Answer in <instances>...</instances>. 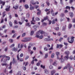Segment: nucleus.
Returning a JSON list of instances; mask_svg holds the SVG:
<instances>
[{
    "instance_id": "13",
    "label": "nucleus",
    "mask_w": 75,
    "mask_h": 75,
    "mask_svg": "<svg viewBox=\"0 0 75 75\" xmlns=\"http://www.w3.org/2000/svg\"><path fill=\"white\" fill-rule=\"evenodd\" d=\"M69 14L70 17H72L74 16V13H73L72 12H70Z\"/></svg>"
},
{
    "instance_id": "35",
    "label": "nucleus",
    "mask_w": 75,
    "mask_h": 75,
    "mask_svg": "<svg viewBox=\"0 0 75 75\" xmlns=\"http://www.w3.org/2000/svg\"><path fill=\"white\" fill-rule=\"evenodd\" d=\"M44 50L45 51H48V48L47 47H45L44 48Z\"/></svg>"
},
{
    "instance_id": "37",
    "label": "nucleus",
    "mask_w": 75,
    "mask_h": 75,
    "mask_svg": "<svg viewBox=\"0 0 75 75\" xmlns=\"http://www.w3.org/2000/svg\"><path fill=\"white\" fill-rule=\"evenodd\" d=\"M63 40V38H60V39L59 40V41H60V42H61L62 40Z\"/></svg>"
},
{
    "instance_id": "32",
    "label": "nucleus",
    "mask_w": 75,
    "mask_h": 75,
    "mask_svg": "<svg viewBox=\"0 0 75 75\" xmlns=\"http://www.w3.org/2000/svg\"><path fill=\"white\" fill-rule=\"evenodd\" d=\"M41 11H39V12H38L37 13V14L38 15H40L41 14Z\"/></svg>"
},
{
    "instance_id": "29",
    "label": "nucleus",
    "mask_w": 75,
    "mask_h": 75,
    "mask_svg": "<svg viewBox=\"0 0 75 75\" xmlns=\"http://www.w3.org/2000/svg\"><path fill=\"white\" fill-rule=\"evenodd\" d=\"M44 20H48V16H47L45 18H44Z\"/></svg>"
},
{
    "instance_id": "45",
    "label": "nucleus",
    "mask_w": 75,
    "mask_h": 75,
    "mask_svg": "<svg viewBox=\"0 0 75 75\" xmlns=\"http://www.w3.org/2000/svg\"><path fill=\"white\" fill-rule=\"evenodd\" d=\"M59 27H58L55 28V30H57V31L59 30Z\"/></svg>"
},
{
    "instance_id": "57",
    "label": "nucleus",
    "mask_w": 75,
    "mask_h": 75,
    "mask_svg": "<svg viewBox=\"0 0 75 75\" xmlns=\"http://www.w3.org/2000/svg\"><path fill=\"white\" fill-rule=\"evenodd\" d=\"M34 60L33 59L32 60V61L31 62V64H34Z\"/></svg>"
},
{
    "instance_id": "40",
    "label": "nucleus",
    "mask_w": 75,
    "mask_h": 75,
    "mask_svg": "<svg viewBox=\"0 0 75 75\" xmlns=\"http://www.w3.org/2000/svg\"><path fill=\"white\" fill-rule=\"evenodd\" d=\"M60 59H61V63H62V62H63L64 61V59H62V58H60Z\"/></svg>"
},
{
    "instance_id": "28",
    "label": "nucleus",
    "mask_w": 75,
    "mask_h": 75,
    "mask_svg": "<svg viewBox=\"0 0 75 75\" xmlns=\"http://www.w3.org/2000/svg\"><path fill=\"white\" fill-rule=\"evenodd\" d=\"M64 16V13H62L60 15V16L61 17H63Z\"/></svg>"
},
{
    "instance_id": "27",
    "label": "nucleus",
    "mask_w": 75,
    "mask_h": 75,
    "mask_svg": "<svg viewBox=\"0 0 75 75\" xmlns=\"http://www.w3.org/2000/svg\"><path fill=\"white\" fill-rule=\"evenodd\" d=\"M56 54L57 55V56H58L59 55H60V53L59 52H57L56 53Z\"/></svg>"
},
{
    "instance_id": "64",
    "label": "nucleus",
    "mask_w": 75,
    "mask_h": 75,
    "mask_svg": "<svg viewBox=\"0 0 75 75\" xmlns=\"http://www.w3.org/2000/svg\"><path fill=\"white\" fill-rule=\"evenodd\" d=\"M72 22L73 23H75V19L74 18L72 20Z\"/></svg>"
},
{
    "instance_id": "1",
    "label": "nucleus",
    "mask_w": 75,
    "mask_h": 75,
    "mask_svg": "<svg viewBox=\"0 0 75 75\" xmlns=\"http://www.w3.org/2000/svg\"><path fill=\"white\" fill-rule=\"evenodd\" d=\"M67 68H68L69 69V71L70 72H73L74 71V68L72 66H70V64L69 63L67 64Z\"/></svg>"
},
{
    "instance_id": "39",
    "label": "nucleus",
    "mask_w": 75,
    "mask_h": 75,
    "mask_svg": "<svg viewBox=\"0 0 75 75\" xmlns=\"http://www.w3.org/2000/svg\"><path fill=\"white\" fill-rule=\"evenodd\" d=\"M41 67L42 68H43V69H45V66H43L42 64L41 65Z\"/></svg>"
},
{
    "instance_id": "51",
    "label": "nucleus",
    "mask_w": 75,
    "mask_h": 75,
    "mask_svg": "<svg viewBox=\"0 0 75 75\" xmlns=\"http://www.w3.org/2000/svg\"><path fill=\"white\" fill-rule=\"evenodd\" d=\"M25 33H23L22 35V37H24V36H25Z\"/></svg>"
},
{
    "instance_id": "61",
    "label": "nucleus",
    "mask_w": 75,
    "mask_h": 75,
    "mask_svg": "<svg viewBox=\"0 0 75 75\" xmlns=\"http://www.w3.org/2000/svg\"><path fill=\"white\" fill-rule=\"evenodd\" d=\"M40 18H36V20L37 21H39V20H40Z\"/></svg>"
},
{
    "instance_id": "42",
    "label": "nucleus",
    "mask_w": 75,
    "mask_h": 75,
    "mask_svg": "<svg viewBox=\"0 0 75 75\" xmlns=\"http://www.w3.org/2000/svg\"><path fill=\"white\" fill-rule=\"evenodd\" d=\"M4 22V19L2 18L1 19V23H3Z\"/></svg>"
},
{
    "instance_id": "16",
    "label": "nucleus",
    "mask_w": 75,
    "mask_h": 75,
    "mask_svg": "<svg viewBox=\"0 0 75 75\" xmlns=\"http://www.w3.org/2000/svg\"><path fill=\"white\" fill-rule=\"evenodd\" d=\"M56 72V71L55 70H53L52 71H51V75H54V73H55Z\"/></svg>"
},
{
    "instance_id": "23",
    "label": "nucleus",
    "mask_w": 75,
    "mask_h": 75,
    "mask_svg": "<svg viewBox=\"0 0 75 75\" xmlns=\"http://www.w3.org/2000/svg\"><path fill=\"white\" fill-rule=\"evenodd\" d=\"M69 9V10H70L71 9V7L70 6H67L65 8V9L67 10V9Z\"/></svg>"
},
{
    "instance_id": "2",
    "label": "nucleus",
    "mask_w": 75,
    "mask_h": 75,
    "mask_svg": "<svg viewBox=\"0 0 75 75\" xmlns=\"http://www.w3.org/2000/svg\"><path fill=\"white\" fill-rule=\"evenodd\" d=\"M45 32H44L42 30H40L36 33V34H38V35H40V33L41 34H44Z\"/></svg>"
},
{
    "instance_id": "48",
    "label": "nucleus",
    "mask_w": 75,
    "mask_h": 75,
    "mask_svg": "<svg viewBox=\"0 0 75 75\" xmlns=\"http://www.w3.org/2000/svg\"><path fill=\"white\" fill-rule=\"evenodd\" d=\"M50 10V9H48L47 8L45 10V11H46V12H47V11H48Z\"/></svg>"
},
{
    "instance_id": "31",
    "label": "nucleus",
    "mask_w": 75,
    "mask_h": 75,
    "mask_svg": "<svg viewBox=\"0 0 75 75\" xmlns=\"http://www.w3.org/2000/svg\"><path fill=\"white\" fill-rule=\"evenodd\" d=\"M17 50H18L17 48H15V47H14L13 49V51H17Z\"/></svg>"
},
{
    "instance_id": "52",
    "label": "nucleus",
    "mask_w": 75,
    "mask_h": 75,
    "mask_svg": "<svg viewBox=\"0 0 75 75\" xmlns=\"http://www.w3.org/2000/svg\"><path fill=\"white\" fill-rule=\"evenodd\" d=\"M35 8L37 9V8H38L39 6H38V5H35Z\"/></svg>"
},
{
    "instance_id": "49",
    "label": "nucleus",
    "mask_w": 75,
    "mask_h": 75,
    "mask_svg": "<svg viewBox=\"0 0 75 75\" xmlns=\"http://www.w3.org/2000/svg\"><path fill=\"white\" fill-rule=\"evenodd\" d=\"M49 68L50 69H52L53 68V67L52 65H50L49 66Z\"/></svg>"
},
{
    "instance_id": "4",
    "label": "nucleus",
    "mask_w": 75,
    "mask_h": 75,
    "mask_svg": "<svg viewBox=\"0 0 75 75\" xmlns=\"http://www.w3.org/2000/svg\"><path fill=\"white\" fill-rule=\"evenodd\" d=\"M17 57L18 61H19L20 62H22V61H23V59L22 58L20 59V58H19V54H18Z\"/></svg>"
},
{
    "instance_id": "26",
    "label": "nucleus",
    "mask_w": 75,
    "mask_h": 75,
    "mask_svg": "<svg viewBox=\"0 0 75 75\" xmlns=\"http://www.w3.org/2000/svg\"><path fill=\"white\" fill-rule=\"evenodd\" d=\"M6 58H7V59H6V60H7L8 61H9L10 59V57L8 56H6Z\"/></svg>"
},
{
    "instance_id": "59",
    "label": "nucleus",
    "mask_w": 75,
    "mask_h": 75,
    "mask_svg": "<svg viewBox=\"0 0 75 75\" xmlns=\"http://www.w3.org/2000/svg\"><path fill=\"white\" fill-rule=\"evenodd\" d=\"M20 57H23V54L21 53L20 55Z\"/></svg>"
},
{
    "instance_id": "63",
    "label": "nucleus",
    "mask_w": 75,
    "mask_h": 75,
    "mask_svg": "<svg viewBox=\"0 0 75 75\" xmlns=\"http://www.w3.org/2000/svg\"><path fill=\"white\" fill-rule=\"evenodd\" d=\"M9 74H12L13 73V70H11L10 71H9Z\"/></svg>"
},
{
    "instance_id": "58",
    "label": "nucleus",
    "mask_w": 75,
    "mask_h": 75,
    "mask_svg": "<svg viewBox=\"0 0 75 75\" xmlns=\"http://www.w3.org/2000/svg\"><path fill=\"white\" fill-rule=\"evenodd\" d=\"M40 65V62H38L36 64L37 66H39Z\"/></svg>"
},
{
    "instance_id": "53",
    "label": "nucleus",
    "mask_w": 75,
    "mask_h": 75,
    "mask_svg": "<svg viewBox=\"0 0 75 75\" xmlns=\"http://www.w3.org/2000/svg\"><path fill=\"white\" fill-rule=\"evenodd\" d=\"M70 8H72L73 11H74V10H75V8L74 7H73V6H71Z\"/></svg>"
},
{
    "instance_id": "62",
    "label": "nucleus",
    "mask_w": 75,
    "mask_h": 75,
    "mask_svg": "<svg viewBox=\"0 0 75 75\" xmlns=\"http://www.w3.org/2000/svg\"><path fill=\"white\" fill-rule=\"evenodd\" d=\"M72 2H73V0H70L69 3L70 4H71V3H72Z\"/></svg>"
},
{
    "instance_id": "55",
    "label": "nucleus",
    "mask_w": 75,
    "mask_h": 75,
    "mask_svg": "<svg viewBox=\"0 0 75 75\" xmlns=\"http://www.w3.org/2000/svg\"><path fill=\"white\" fill-rule=\"evenodd\" d=\"M47 23L45 22L43 23H42V25H47Z\"/></svg>"
},
{
    "instance_id": "21",
    "label": "nucleus",
    "mask_w": 75,
    "mask_h": 75,
    "mask_svg": "<svg viewBox=\"0 0 75 75\" xmlns=\"http://www.w3.org/2000/svg\"><path fill=\"white\" fill-rule=\"evenodd\" d=\"M54 56H55V54L54 53H52L51 55V57L52 58H53L54 57Z\"/></svg>"
},
{
    "instance_id": "36",
    "label": "nucleus",
    "mask_w": 75,
    "mask_h": 75,
    "mask_svg": "<svg viewBox=\"0 0 75 75\" xmlns=\"http://www.w3.org/2000/svg\"><path fill=\"white\" fill-rule=\"evenodd\" d=\"M14 46H15V44H13L10 46V48H12V47H14Z\"/></svg>"
},
{
    "instance_id": "54",
    "label": "nucleus",
    "mask_w": 75,
    "mask_h": 75,
    "mask_svg": "<svg viewBox=\"0 0 75 75\" xmlns=\"http://www.w3.org/2000/svg\"><path fill=\"white\" fill-rule=\"evenodd\" d=\"M44 35L45 36H47V35H48V34L47 33H45V32H44Z\"/></svg>"
},
{
    "instance_id": "11",
    "label": "nucleus",
    "mask_w": 75,
    "mask_h": 75,
    "mask_svg": "<svg viewBox=\"0 0 75 75\" xmlns=\"http://www.w3.org/2000/svg\"><path fill=\"white\" fill-rule=\"evenodd\" d=\"M64 59L65 60H68L69 59V55H67L64 57Z\"/></svg>"
},
{
    "instance_id": "44",
    "label": "nucleus",
    "mask_w": 75,
    "mask_h": 75,
    "mask_svg": "<svg viewBox=\"0 0 75 75\" xmlns=\"http://www.w3.org/2000/svg\"><path fill=\"white\" fill-rule=\"evenodd\" d=\"M53 65H54V66H57V63L54 62L53 63Z\"/></svg>"
},
{
    "instance_id": "9",
    "label": "nucleus",
    "mask_w": 75,
    "mask_h": 75,
    "mask_svg": "<svg viewBox=\"0 0 75 75\" xmlns=\"http://www.w3.org/2000/svg\"><path fill=\"white\" fill-rule=\"evenodd\" d=\"M12 63L13 64H16L17 63V61L16 60V59L14 57L13 58Z\"/></svg>"
},
{
    "instance_id": "25",
    "label": "nucleus",
    "mask_w": 75,
    "mask_h": 75,
    "mask_svg": "<svg viewBox=\"0 0 75 75\" xmlns=\"http://www.w3.org/2000/svg\"><path fill=\"white\" fill-rule=\"evenodd\" d=\"M34 31H31L30 33V35H33L34 34Z\"/></svg>"
},
{
    "instance_id": "60",
    "label": "nucleus",
    "mask_w": 75,
    "mask_h": 75,
    "mask_svg": "<svg viewBox=\"0 0 75 75\" xmlns=\"http://www.w3.org/2000/svg\"><path fill=\"white\" fill-rule=\"evenodd\" d=\"M14 23H15V24H18V23L17 22L16 20H15L14 21Z\"/></svg>"
},
{
    "instance_id": "46",
    "label": "nucleus",
    "mask_w": 75,
    "mask_h": 75,
    "mask_svg": "<svg viewBox=\"0 0 75 75\" xmlns=\"http://www.w3.org/2000/svg\"><path fill=\"white\" fill-rule=\"evenodd\" d=\"M46 4H47V6H49L50 4V2L47 1L46 2Z\"/></svg>"
},
{
    "instance_id": "24",
    "label": "nucleus",
    "mask_w": 75,
    "mask_h": 75,
    "mask_svg": "<svg viewBox=\"0 0 75 75\" xmlns=\"http://www.w3.org/2000/svg\"><path fill=\"white\" fill-rule=\"evenodd\" d=\"M25 25H26V26L30 27V26H31V25H30V23H27L25 24Z\"/></svg>"
},
{
    "instance_id": "56",
    "label": "nucleus",
    "mask_w": 75,
    "mask_h": 75,
    "mask_svg": "<svg viewBox=\"0 0 75 75\" xmlns=\"http://www.w3.org/2000/svg\"><path fill=\"white\" fill-rule=\"evenodd\" d=\"M29 58V56H27L25 58V60H27V59H28V58Z\"/></svg>"
},
{
    "instance_id": "20",
    "label": "nucleus",
    "mask_w": 75,
    "mask_h": 75,
    "mask_svg": "<svg viewBox=\"0 0 75 75\" xmlns=\"http://www.w3.org/2000/svg\"><path fill=\"white\" fill-rule=\"evenodd\" d=\"M72 24L71 23L69 24L68 26L69 28L70 29V28H71V27H72Z\"/></svg>"
},
{
    "instance_id": "3",
    "label": "nucleus",
    "mask_w": 75,
    "mask_h": 75,
    "mask_svg": "<svg viewBox=\"0 0 75 75\" xmlns=\"http://www.w3.org/2000/svg\"><path fill=\"white\" fill-rule=\"evenodd\" d=\"M45 41L47 42V41H53V39L52 38H46L44 39Z\"/></svg>"
},
{
    "instance_id": "5",
    "label": "nucleus",
    "mask_w": 75,
    "mask_h": 75,
    "mask_svg": "<svg viewBox=\"0 0 75 75\" xmlns=\"http://www.w3.org/2000/svg\"><path fill=\"white\" fill-rule=\"evenodd\" d=\"M39 35H38V34H36V37L38 38H39L40 39H42L43 38V36L42 35H41L40 36H39Z\"/></svg>"
},
{
    "instance_id": "15",
    "label": "nucleus",
    "mask_w": 75,
    "mask_h": 75,
    "mask_svg": "<svg viewBox=\"0 0 75 75\" xmlns=\"http://www.w3.org/2000/svg\"><path fill=\"white\" fill-rule=\"evenodd\" d=\"M45 73L46 74H48V73H49V71L46 69H45Z\"/></svg>"
},
{
    "instance_id": "33",
    "label": "nucleus",
    "mask_w": 75,
    "mask_h": 75,
    "mask_svg": "<svg viewBox=\"0 0 75 75\" xmlns=\"http://www.w3.org/2000/svg\"><path fill=\"white\" fill-rule=\"evenodd\" d=\"M5 10L6 11H10V9H9L8 8H6L5 9Z\"/></svg>"
},
{
    "instance_id": "50",
    "label": "nucleus",
    "mask_w": 75,
    "mask_h": 75,
    "mask_svg": "<svg viewBox=\"0 0 75 75\" xmlns=\"http://www.w3.org/2000/svg\"><path fill=\"white\" fill-rule=\"evenodd\" d=\"M55 20H53L52 21V23L53 24H55Z\"/></svg>"
},
{
    "instance_id": "34",
    "label": "nucleus",
    "mask_w": 75,
    "mask_h": 75,
    "mask_svg": "<svg viewBox=\"0 0 75 75\" xmlns=\"http://www.w3.org/2000/svg\"><path fill=\"white\" fill-rule=\"evenodd\" d=\"M69 59H71V60H72L73 59V57L72 56H70L69 57Z\"/></svg>"
},
{
    "instance_id": "22",
    "label": "nucleus",
    "mask_w": 75,
    "mask_h": 75,
    "mask_svg": "<svg viewBox=\"0 0 75 75\" xmlns=\"http://www.w3.org/2000/svg\"><path fill=\"white\" fill-rule=\"evenodd\" d=\"M1 65L2 66H7V63H2Z\"/></svg>"
},
{
    "instance_id": "17",
    "label": "nucleus",
    "mask_w": 75,
    "mask_h": 75,
    "mask_svg": "<svg viewBox=\"0 0 75 75\" xmlns=\"http://www.w3.org/2000/svg\"><path fill=\"white\" fill-rule=\"evenodd\" d=\"M2 57H3V58H5L6 57V56L5 54L0 55V58Z\"/></svg>"
},
{
    "instance_id": "14",
    "label": "nucleus",
    "mask_w": 75,
    "mask_h": 75,
    "mask_svg": "<svg viewBox=\"0 0 75 75\" xmlns=\"http://www.w3.org/2000/svg\"><path fill=\"white\" fill-rule=\"evenodd\" d=\"M64 53L65 54H66L67 55H69V52L68 51H66L64 52Z\"/></svg>"
},
{
    "instance_id": "18",
    "label": "nucleus",
    "mask_w": 75,
    "mask_h": 75,
    "mask_svg": "<svg viewBox=\"0 0 75 75\" xmlns=\"http://www.w3.org/2000/svg\"><path fill=\"white\" fill-rule=\"evenodd\" d=\"M24 7L26 9L29 8V6H28V5L27 4H25L24 5Z\"/></svg>"
},
{
    "instance_id": "8",
    "label": "nucleus",
    "mask_w": 75,
    "mask_h": 75,
    "mask_svg": "<svg viewBox=\"0 0 75 75\" xmlns=\"http://www.w3.org/2000/svg\"><path fill=\"white\" fill-rule=\"evenodd\" d=\"M63 47V45L60 44V45H58L57 44V48H62Z\"/></svg>"
},
{
    "instance_id": "6",
    "label": "nucleus",
    "mask_w": 75,
    "mask_h": 75,
    "mask_svg": "<svg viewBox=\"0 0 75 75\" xmlns=\"http://www.w3.org/2000/svg\"><path fill=\"white\" fill-rule=\"evenodd\" d=\"M31 38H23L24 40H25L26 42H28V41H30L31 40Z\"/></svg>"
},
{
    "instance_id": "43",
    "label": "nucleus",
    "mask_w": 75,
    "mask_h": 75,
    "mask_svg": "<svg viewBox=\"0 0 75 75\" xmlns=\"http://www.w3.org/2000/svg\"><path fill=\"white\" fill-rule=\"evenodd\" d=\"M9 41L11 43L12 42H13V39H10L9 40Z\"/></svg>"
},
{
    "instance_id": "7",
    "label": "nucleus",
    "mask_w": 75,
    "mask_h": 75,
    "mask_svg": "<svg viewBox=\"0 0 75 75\" xmlns=\"http://www.w3.org/2000/svg\"><path fill=\"white\" fill-rule=\"evenodd\" d=\"M75 38L74 37H71V40H70V42H69L70 43V44H72L73 42H74V38Z\"/></svg>"
},
{
    "instance_id": "12",
    "label": "nucleus",
    "mask_w": 75,
    "mask_h": 75,
    "mask_svg": "<svg viewBox=\"0 0 75 75\" xmlns=\"http://www.w3.org/2000/svg\"><path fill=\"white\" fill-rule=\"evenodd\" d=\"M33 22L35 21L34 20V17H33L32 18V20L31 21V24H35V23H33Z\"/></svg>"
},
{
    "instance_id": "47",
    "label": "nucleus",
    "mask_w": 75,
    "mask_h": 75,
    "mask_svg": "<svg viewBox=\"0 0 75 75\" xmlns=\"http://www.w3.org/2000/svg\"><path fill=\"white\" fill-rule=\"evenodd\" d=\"M34 27H35V31H37V27L35 25L33 26V28H34Z\"/></svg>"
},
{
    "instance_id": "38",
    "label": "nucleus",
    "mask_w": 75,
    "mask_h": 75,
    "mask_svg": "<svg viewBox=\"0 0 75 75\" xmlns=\"http://www.w3.org/2000/svg\"><path fill=\"white\" fill-rule=\"evenodd\" d=\"M9 25H10V27H12V26H13V24H12V23H11V22H9Z\"/></svg>"
},
{
    "instance_id": "41",
    "label": "nucleus",
    "mask_w": 75,
    "mask_h": 75,
    "mask_svg": "<svg viewBox=\"0 0 75 75\" xmlns=\"http://www.w3.org/2000/svg\"><path fill=\"white\" fill-rule=\"evenodd\" d=\"M26 17L27 18H29L30 17V14L28 13L26 14Z\"/></svg>"
},
{
    "instance_id": "30",
    "label": "nucleus",
    "mask_w": 75,
    "mask_h": 75,
    "mask_svg": "<svg viewBox=\"0 0 75 75\" xmlns=\"http://www.w3.org/2000/svg\"><path fill=\"white\" fill-rule=\"evenodd\" d=\"M48 53H47L45 54V58H47L48 57Z\"/></svg>"
},
{
    "instance_id": "19",
    "label": "nucleus",
    "mask_w": 75,
    "mask_h": 75,
    "mask_svg": "<svg viewBox=\"0 0 75 75\" xmlns=\"http://www.w3.org/2000/svg\"><path fill=\"white\" fill-rule=\"evenodd\" d=\"M18 5H16L15 6V7L14 6L13 7V8H15V10H17V9L18 8Z\"/></svg>"
},
{
    "instance_id": "10",
    "label": "nucleus",
    "mask_w": 75,
    "mask_h": 75,
    "mask_svg": "<svg viewBox=\"0 0 75 75\" xmlns=\"http://www.w3.org/2000/svg\"><path fill=\"white\" fill-rule=\"evenodd\" d=\"M30 10H34V7L33 6H32L31 4H30Z\"/></svg>"
}]
</instances>
